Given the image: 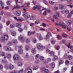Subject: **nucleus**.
<instances>
[{
  "instance_id": "obj_48",
  "label": "nucleus",
  "mask_w": 73,
  "mask_h": 73,
  "mask_svg": "<svg viewBox=\"0 0 73 73\" xmlns=\"http://www.w3.org/2000/svg\"><path fill=\"white\" fill-rule=\"evenodd\" d=\"M37 6L36 5L33 7V10H35L36 9H37Z\"/></svg>"
},
{
  "instance_id": "obj_33",
  "label": "nucleus",
  "mask_w": 73,
  "mask_h": 73,
  "mask_svg": "<svg viewBox=\"0 0 73 73\" xmlns=\"http://www.w3.org/2000/svg\"><path fill=\"white\" fill-rule=\"evenodd\" d=\"M30 19L31 20H35L36 17L34 16H32L30 17Z\"/></svg>"
},
{
  "instance_id": "obj_12",
  "label": "nucleus",
  "mask_w": 73,
  "mask_h": 73,
  "mask_svg": "<svg viewBox=\"0 0 73 73\" xmlns=\"http://www.w3.org/2000/svg\"><path fill=\"white\" fill-rule=\"evenodd\" d=\"M5 40L4 36L1 37L0 38V41H1V42H4L5 41Z\"/></svg>"
},
{
  "instance_id": "obj_40",
  "label": "nucleus",
  "mask_w": 73,
  "mask_h": 73,
  "mask_svg": "<svg viewBox=\"0 0 73 73\" xmlns=\"http://www.w3.org/2000/svg\"><path fill=\"white\" fill-rule=\"evenodd\" d=\"M14 26L15 25L14 24H12L10 25V27L11 28H13V27H14Z\"/></svg>"
},
{
  "instance_id": "obj_29",
  "label": "nucleus",
  "mask_w": 73,
  "mask_h": 73,
  "mask_svg": "<svg viewBox=\"0 0 73 73\" xmlns=\"http://www.w3.org/2000/svg\"><path fill=\"white\" fill-rule=\"evenodd\" d=\"M19 52L20 54H22L23 53V50L22 49H20L19 51Z\"/></svg>"
},
{
  "instance_id": "obj_23",
  "label": "nucleus",
  "mask_w": 73,
  "mask_h": 73,
  "mask_svg": "<svg viewBox=\"0 0 73 73\" xmlns=\"http://www.w3.org/2000/svg\"><path fill=\"white\" fill-rule=\"evenodd\" d=\"M35 33V31H34V32H33L32 33L31 32H28V35L29 36H30V35H31L32 34H34Z\"/></svg>"
},
{
  "instance_id": "obj_11",
  "label": "nucleus",
  "mask_w": 73,
  "mask_h": 73,
  "mask_svg": "<svg viewBox=\"0 0 73 73\" xmlns=\"http://www.w3.org/2000/svg\"><path fill=\"white\" fill-rule=\"evenodd\" d=\"M20 6L18 5L17 3H16V7H15L13 9V10L14 9H17V8H21Z\"/></svg>"
},
{
  "instance_id": "obj_55",
  "label": "nucleus",
  "mask_w": 73,
  "mask_h": 73,
  "mask_svg": "<svg viewBox=\"0 0 73 73\" xmlns=\"http://www.w3.org/2000/svg\"><path fill=\"white\" fill-rule=\"evenodd\" d=\"M40 60L41 61L44 60V58L43 56H41L40 57Z\"/></svg>"
},
{
  "instance_id": "obj_13",
  "label": "nucleus",
  "mask_w": 73,
  "mask_h": 73,
  "mask_svg": "<svg viewBox=\"0 0 73 73\" xmlns=\"http://www.w3.org/2000/svg\"><path fill=\"white\" fill-rule=\"evenodd\" d=\"M8 35L7 34L3 36L5 40H8Z\"/></svg>"
},
{
  "instance_id": "obj_39",
  "label": "nucleus",
  "mask_w": 73,
  "mask_h": 73,
  "mask_svg": "<svg viewBox=\"0 0 73 73\" xmlns=\"http://www.w3.org/2000/svg\"><path fill=\"white\" fill-rule=\"evenodd\" d=\"M45 9L47 12L49 13L50 12V10L49 9L45 8Z\"/></svg>"
},
{
  "instance_id": "obj_5",
  "label": "nucleus",
  "mask_w": 73,
  "mask_h": 73,
  "mask_svg": "<svg viewBox=\"0 0 73 73\" xmlns=\"http://www.w3.org/2000/svg\"><path fill=\"white\" fill-rule=\"evenodd\" d=\"M46 52H49V54L50 56H52L53 55H54V52L53 51H50L48 49L47 50H46Z\"/></svg>"
},
{
  "instance_id": "obj_42",
  "label": "nucleus",
  "mask_w": 73,
  "mask_h": 73,
  "mask_svg": "<svg viewBox=\"0 0 73 73\" xmlns=\"http://www.w3.org/2000/svg\"><path fill=\"white\" fill-rule=\"evenodd\" d=\"M58 9V7L56 6L54 7V11H57Z\"/></svg>"
},
{
  "instance_id": "obj_34",
  "label": "nucleus",
  "mask_w": 73,
  "mask_h": 73,
  "mask_svg": "<svg viewBox=\"0 0 73 73\" xmlns=\"http://www.w3.org/2000/svg\"><path fill=\"white\" fill-rule=\"evenodd\" d=\"M68 58L69 60H72L73 59V57L72 56L70 55H69L68 56Z\"/></svg>"
},
{
  "instance_id": "obj_20",
  "label": "nucleus",
  "mask_w": 73,
  "mask_h": 73,
  "mask_svg": "<svg viewBox=\"0 0 73 73\" xmlns=\"http://www.w3.org/2000/svg\"><path fill=\"white\" fill-rule=\"evenodd\" d=\"M16 27L17 28H19L21 27V25L19 23H17L16 24Z\"/></svg>"
},
{
  "instance_id": "obj_41",
  "label": "nucleus",
  "mask_w": 73,
  "mask_h": 73,
  "mask_svg": "<svg viewBox=\"0 0 73 73\" xmlns=\"http://www.w3.org/2000/svg\"><path fill=\"white\" fill-rule=\"evenodd\" d=\"M49 3L51 4V5H53L55 3L54 2H53L52 1H50L49 2Z\"/></svg>"
},
{
  "instance_id": "obj_63",
  "label": "nucleus",
  "mask_w": 73,
  "mask_h": 73,
  "mask_svg": "<svg viewBox=\"0 0 73 73\" xmlns=\"http://www.w3.org/2000/svg\"><path fill=\"white\" fill-rule=\"evenodd\" d=\"M7 5H10L11 4V2L9 1H7Z\"/></svg>"
},
{
  "instance_id": "obj_46",
  "label": "nucleus",
  "mask_w": 73,
  "mask_h": 73,
  "mask_svg": "<svg viewBox=\"0 0 73 73\" xmlns=\"http://www.w3.org/2000/svg\"><path fill=\"white\" fill-rule=\"evenodd\" d=\"M63 63H64V61L63 60H60L59 62V65H61V64H62Z\"/></svg>"
},
{
  "instance_id": "obj_58",
  "label": "nucleus",
  "mask_w": 73,
  "mask_h": 73,
  "mask_svg": "<svg viewBox=\"0 0 73 73\" xmlns=\"http://www.w3.org/2000/svg\"><path fill=\"white\" fill-rule=\"evenodd\" d=\"M47 61H48V62H50V61H51V59H50V58H48L47 60Z\"/></svg>"
},
{
  "instance_id": "obj_56",
  "label": "nucleus",
  "mask_w": 73,
  "mask_h": 73,
  "mask_svg": "<svg viewBox=\"0 0 73 73\" xmlns=\"http://www.w3.org/2000/svg\"><path fill=\"white\" fill-rule=\"evenodd\" d=\"M54 60H57V58H58V57H57V56L55 55L54 56Z\"/></svg>"
},
{
  "instance_id": "obj_10",
  "label": "nucleus",
  "mask_w": 73,
  "mask_h": 73,
  "mask_svg": "<svg viewBox=\"0 0 73 73\" xmlns=\"http://www.w3.org/2000/svg\"><path fill=\"white\" fill-rule=\"evenodd\" d=\"M37 9L40 11H42V8L40 6H37Z\"/></svg>"
},
{
  "instance_id": "obj_37",
  "label": "nucleus",
  "mask_w": 73,
  "mask_h": 73,
  "mask_svg": "<svg viewBox=\"0 0 73 73\" xmlns=\"http://www.w3.org/2000/svg\"><path fill=\"white\" fill-rule=\"evenodd\" d=\"M62 36L64 37H67V35L65 33H63L62 34Z\"/></svg>"
},
{
  "instance_id": "obj_18",
  "label": "nucleus",
  "mask_w": 73,
  "mask_h": 73,
  "mask_svg": "<svg viewBox=\"0 0 73 73\" xmlns=\"http://www.w3.org/2000/svg\"><path fill=\"white\" fill-rule=\"evenodd\" d=\"M71 23H72V22L71 21L69 20L68 21L67 23V25H68V26H70L71 25Z\"/></svg>"
},
{
  "instance_id": "obj_52",
  "label": "nucleus",
  "mask_w": 73,
  "mask_h": 73,
  "mask_svg": "<svg viewBox=\"0 0 73 73\" xmlns=\"http://www.w3.org/2000/svg\"><path fill=\"white\" fill-rule=\"evenodd\" d=\"M26 41L27 43H29L30 41V40H29V39H27L26 40Z\"/></svg>"
},
{
  "instance_id": "obj_22",
  "label": "nucleus",
  "mask_w": 73,
  "mask_h": 73,
  "mask_svg": "<svg viewBox=\"0 0 73 73\" xmlns=\"http://www.w3.org/2000/svg\"><path fill=\"white\" fill-rule=\"evenodd\" d=\"M7 45L9 46H11V45H12V43L11 42L9 41L7 43Z\"/></svg>"
},
{
  "instance_id": "obj_51",
  "label": "nucleus",
  "mask_w": 73,
  "mask_h": 73,
  "mask_svg": "<svg viewBox=\"0 0 73 73\" xmlns=\"http://www.w3.org/2000/svg\"><path fill=\"white\" fill-rule=\"evenodd\" d=\"M71 14H70L68 15H67V17L68 18H70V17H71Z\"/></svg>"
},
{
  "instance_id": "obj_45",
  "label": "nucleus",
  "mask_w": 73,
  "mask_h": 73,
  "mask_svg": "<svg viewBox=\"0 0 73 73\" xmlns=\"http://www.w3.org/2000/svg\"><path fill=\"white\" fill-rule=\"evenodd\" d=\"M53 17L54 19H56V20H57V19H58V17H57V16H56L55 15H53Z\"/></svg>"
},
{
  "instance_id": "obj_43",
  "label": "nucleus",
  "mask_w": 73,
  "mask_h": 73,
  "mask_svg": "<svg viewBox=\"0 0 73 73\" xmlns=\"http://www.w3.org/2000/svg\"><path fill=\"white\" fill-rule=\"evenodd\" d=\"M42 40H43V38L40 35V36L39 37V40L40 41Z\"/></svg>"
},
{
  "instance_id": "obj_30",
  "label": "nucleus",
  "mask_w": 73,
  "mask_h": 73,
  "mask_svg": "<svg viewBox=\"0 0 73 73\" xmlns=\"http://www.w3.org/2000/svg\"><path fill=\"white\" fill-rule=\"evenodd\" d=\"M38 69V67L36 66H34L33 67V70H36Z\"/></svg>"
},
{
  "instance_id": "obj_31",
  "label": "nucleus",
  "mask_w": 73,
  "mask_h": 73,
  "mask_svg": "<svg viewBox=\"0 0 73 73\" xmlns=\"http://www.w3.org/2000/svg\"><path fill=\"white\" fill-rule=\"evenodd\" d=\"M40 23V21L39 20H37L35 21V24H39V23Z\"/></svg>"
},
{
  "instance_id": "obj_24",
  "label": "nucleus",
  "mask_w": 73,
  "mask_h": 73,
  "mask_svg": "<svg viewBox=\"0 0 73 73\" xmlns=\"http://www.w3.org/2000/svg\"><path fill=\"white\" fill-rule=\"evenodd\" d=\"M59 8L60 9H62L64 8V6L60 4L59 6Z\"/></svg>"
},
{
  "instance_id": "obj_62",
  "label": "nucleus",
  "mask_w": 73,
  "mask_h": 73,
  "mask_svg": "<svg viewBox=\"0 0 73 73\" xmlns=\"http://www.w3.org/2000/svg\"><path fill=\"white\" fill-rule=\"evenodd\" d=\"M68 7H70V8H72L73 7V5H68Z\"/></svg>"
},
{
  "instance_id": "obj_53",
  "label": "nucleus",
  "mask_w": 73,
  "mask_h": 73,
  "mask_svg": "<svg viewBox=\"0 0 73 73\" xmlns=\"http://www.w3.org/2000/svg\"><path fill=\"white\" fill-rule=\"evenodd\" d=\"M40 62V61L38 60H36L35 61V64H38Z\"/></svg>"
},
{
  "instance_id": "obj_14",
  "label": "nucleus",
  "mask_w": 73,
  "mask_h": 73,
  "mask_svg": "<svg viewBox=\"0 0 73 73\" xmlns=\"http://www.w3.org/2000/svg\"><path fill=\"white\" fill-rule=\"evenodd\" d=\"M7 57L9 59L11 58V54L9 53H8L7 55Z\"/></svg>"
},
{
  "instance_id": "obj_17",
  "label": "nucleus",
  "mask_w": 73,
  "mask_h": 73,
  "mask_svg": "<svg viewBox=\"0 0 73 73\" xmlns=\"http://www.w3.org/2000/svg\"><path fill=\"white\" fill-rule=\"evenodd\" d=\"M12 42L14 44H16V43H17V40L16 39H13L12 40Z\"/></svg>"
},
{
  "instance_id": "obj_59",
  "label": "nucleus",
  "mask_w": 73,
  "mask_h": 73,
  "mask_svg": "<svg viewBox=\"0 0 73 73\" xmlns=\"http://www.w3.org/2000/svg\"><path fill=\"white\" fill-rule=\"evenodd\" d=\"M23 69H22V70H21L19 71L18 72V73H23Z\"/></svg>"
},
{
  "instance_id": "obj_3",
  "label": "nucleus",
  "mask_w": 73,
  "mask_h": 73,
  "mask_svg": "<svg viewBox=\"0 0 73 73\" xmlns=\"http://www.w3.org/2000/svg\"><path fill=\"white\" fill-rule=\"evenodd\" d=\"M25 73H32V69L31 68H27L25 70Z\"/></svg>"
},
{
  "instance_id": "obj_47",
  "label": "nucleus",
  "mask_w": 73,
  "mask_h": 73,
  "mask_svg": "<svg viewBox=\"0 0 73 73\" xmlns=\"http://www.w3.org/2000/svg\"><path fill=\"white\" fill-rule=\"evenodd\" d=\"M3 69V66L1 64H0V69L2 70Z\"/></svg>"
},
{
  "instance_id": "obj_32",
  "label": "nucleus",
  "mask_w": 73,
  "mask_h": 73,
  "mask_svg": "<svg viewBox=\"0 0 73 73\" xmlns=\"http://www.w3.org/2000/svg\"><path fill=\"white\" fill-rule=\"evenodd\" d=\"M11 35L13 36H16V33L15 32H13L11 33Z\"/></svg>"
},
{
  "instance_id": "obj_64",
  "label": "nucleus",
  "mask_w": 73,
  "mask_h": 73,
  "mask_svg": "<svg viewBox=\"0 0 73 73\" xmlns=\"http://www.w3.org/2000/svg\"><path fill=\"white\" fill-rule=\"evenodd\" d=\"M70 73H73V66L71 67V71Z\"/></svg>"
},
{
  "instance_id": "obj_36",
  "label": "nucleus",
  "mask_w": 73,
  "mask_h": 73,
  "mask_svg": "<svg viewBox=\"0 0 73 73\" xmlns=\"http://www.w3.org/2000/svg\"><path fill=\"white\" fill-rule=\"evenodd\" d=\"M29 56V54H28V53H27L26 54V56H25V58H28Z\"/></svg>"
},
{
  "instance_id": "obj_19",
  "label": "nucleus",
  "mask_w": 73,
  "mask_h": 73,
  "mask_svg": "<svg viewBox=\"0 0 73 73\" xmlns=\"http://www.w3.org/2000/svg\"><path fill=\"white\" fill-rule=\"evenodd\" d=\"M14 18L15 20H16L17 21H22V19H17L16 17H14Z\"/></svg>"
},
{
  "instance_id": "obj_28",
  "label": "nucleus",
  "mask_w": 73,
  "mask_h": 73,
  "mask_svg": "<svg viewBox=\"0 0 73 73\" xmlns=\"http://www.w3.org/2000/svg\"><path fill=\"white\" fill-rule=\"evenodd\" d=\"M25 49L26 50H28L29 49V46L28 45L26 46H25Z\"/></svg>"
},
{
  "instance_id": "obj_21",
  "label": "nucleus",
  "mask_w": 73,
  "mask_h": 73,
  "mask_svg": "<svg viewBox=\"0 0 73 73\" xmlns=\"http://www.w3.org/2000/svg\"><path fill=\"white\" fill-rule=\"evenodd\" d=\"M56 16H57V17H60L61 16V15H60V14L59 13V12H57L56 13Z\"/></svg>"
},
{
  "instance_id": "obj_1",
  "label": "nucleus",
  "mask_w": 73,
  "mask_h": 73,
  "mask_svg": "<svg viewBox=\"0 0 73 73\" xmlns=\"http://www.w3.org/2000/svg\"><path fill=\"white\" fill-rule=\"evenodd\" d=\"M4 5V3L1 1V0H0V7H2V8H3L4 9H8V7H2Z\"/></svg>"
},
{
  "instance_id": "obj_60",
  "label": "nucleus",
  "mask_w": 73,
  "mask_h": 73,
  "mask_svg": "<svg viewBox=\"0 0 73 73\" xmlns=\"http://www.w3.org/2000/svg\"><path fill=\"white\" fill-rule=\"evenodd\" d=\"M2 62L3 63H6L7 62V60H2Z\"/></svg>"
},
{
  "instance_id": "obj_4",
  "label": "nucleus",
  "mask_w": 73,
  "mask_h": 73,
  "mask_svg": "<svg viewBox=\"0 0 73 73\" xmlns=\"http://www.w3.org/2000/svg\"><path fill=\"white\" fill-rule=\"evenodd\" d=\"M60 25L64 29L66 28V25L64 23L60 22Z\"/></svg>"
},
{
  "instance_id": "obj_54",
  "label": "nucleus",
  "mask_w": 73,
  "mask_h": 73,
  "mask_svg": "<svg viewBox=\"0 0 73 73\" xmlns=\"http://www.w3.org/2000/svg\"><path fill=\"white\" fill-rule=\"evenodd\" d=\"M23 29L20 27L19 28V32H22L23 31Z\"/></svg>"
},
{
  "instance_id": "obj_35",
  "label": "nucleus",
  "mask_w": 73,
  "mask_h": 73,
  "mask_svg": "<svg viewBox=\"0 0 73 73\" xmlns=\"http://www.w3.org/2000/svg\"><path fill=\"white\" fill-rule=\"evenodd\" d=\"M25 17L26 19H28L30 17V15H26L25 16Z\"/></svg>"
},
{
  "instance_id": "obj_49",
  "label": "nucleus",
  "mask_w": 73,
  "mask_h": 73,
  "mask_svg": "<svg viewBox=\"0 0 73 73\" xmlns=\"http://www.w3.org/2000/svg\"><path fill=\"white\" fill-rule=\"evenodd\" d=\"M5 68L6 69H8V68H9V66L8 64H6L5 65Z\"/></svg>"
},
{
  "instance_id": "obj_2",
  "label": "nucleus",
  "mask_w": 73,
  "mask_h": 73,
  "mask_svg": "<svg viewBox=\"0 0 73 73\" xmlns=\"http://www.w3.org/2000/svg\"><path fill=\"white\" fill-rule=\"evenodd\" d=\"M13 57V60L15 61H17L19 59V56L17 54H15L14 55Z\"/></svg>"
},
{
  "instance_id": "obj_50",
  "label": "nucleus",
  "mask_w": 73,
  "mask_h": 73,
  "mask_svg": "<svg viewBox=\"0 0 73 73\" xmlns=\"http://www.w3.org/2000/svg\"><path fill=\"white\" fill-rule=\"evenodd\" d=\"M18 66H21L23 65V63L21 62H19L18 63Z\"/></svg>"
},
{
  "instance_id": "obj_6",
  "label": "nucleus",
  "mask_w": 73,
  "mask_h": 73,
  "mask_svg": "<svg viewBox=\"0 0 73 73\" xmlns=\"http://www.w3.org/2000/svg\"><path fill=\"white\" fill-rule=\"evenodd\" d=\"M67 46L68 48H70L71 52H73V47L71 44H69L67 45Z\"/></svg>"
},
{
  "instance_id": "obj_57",
  "label": "nucleus",
  "mask_w": 73,
  "mask_h": 73,
  "mask_svg": "<svg viewBox=\"0 0 73 73\" xmlns=\"http://www.w3.org/2000/svg\"><path fill=\"white\" fill-rule=\"evenodd\" d=\"M65 12L66 14H68V13H69V11H68V10H66L65 11Z\"/></svg>"
},
{
  "instance_id": "obj_16",
  "label": "nucleus",
  "mask_w": 73,
  "mask_h": 73,
  "mask_svg": "<svg viewBox=\"0 0 73 73\" xmlns=\"http://www.w3.org/2000/svg\"><path fill=\"white\" fill-rule=\"evenodd\" d=\"M9 68L10 69L12 70L13 69V68H14V66L12 64H11L9 66Z\"/></svg>"
},
{
  "instance_id": "obj_25",
  "label": "nucleus",
  "mask_w": 73,
  "mask_h": 73,
  "mask_svg": "<svg viewBox=\"0 0 73 73\" xmlns=\"http://www.w3.org/2000/svg\"><path fill=\"white\" fill-rule=\"evenodd\" d=\"M50 66L52 68H54V66H55V64H54V63H52L50 64Z\"/></svg>"
},
{
  "instance_id": "obj_44",
  "label": "nucleus",
  "mask_w": 73,
  "mask_h": 73,
  "mask_svg": "<svg viewBox=\"0 0 73 73\" xmlns=\"http://www.w3.org/2000/svg\"><path fill=\"white\" fill-rule=\"evenodd\" d=\"M44 72L45 73H48L49 70L48 69H45L44 70Z\"/></svg>"
},
{
  "instance_id": "obj_8",
  "label": "nucleus",
  "mask_w": 73,
  "mask_h": 73,
  "mask_svg": "<svg viewBox=\"0 0 73 73\" xmlns=\"http://www.w3.org/2000/svg\"><path fill=\"white\" fill-rule=\"evenodd\" d=\"M16 15L17 16H20L21 15V11L20 10H17L16 11Z\"/></svg>"
},
{
  "instance_id": "obj_26",
  "label": "nucleus",
  "mask_w": 73,
  "mask_h": 73,
  "mask_svg": "<svg viewBox=\"0 0 73 73\" xmlns=\"http://www.w3.org/2000/svg\"><path fill=\"white\" fill-rule=\"evenodd\" d=\"M46 40L47 41H49V35H48V34H47L46 35Z\"/></svg>"
},
{
  "instance_id": "obj_61",
  "label": "nucleus",
  "mask_w": 73,
  "mask_h": 73,
  "mask_svg": "<svg viewBox=\"0 0 73 73\" xmlns=\"http://www.w3.org/2000/svg\"><path fill=\"white\" fill-rule=\"evenodd\" d=\"M27 13H23V16H24L25 17V16L27 15Z\"/></svg>"
},
{
  "instance_id": "obj_38",
  "label": "nucleus",
  "mask_w": 73,
  "mask_h": 73,
  "mask_svg": "<svg viewBox=\"0 0 73 73\" xmlns=\"http://www.w3.org/2000/svg\"><path fill=\"white\" fill-rule=\"evenodd\" d=\"M36 52V49L35 48H32L31 49V52L32 53H35Z\"/></svg>"
},
{
  "instance_id": "obj_9",
  "label": "nucleus",
  "mask_w": 73,
  "mask_h": 73,
  "mask_svg": "<svg viewBox=\"0 0 73 73\" xmlns=\"http://www.w3.org/2000/svg\"><path fill=\"white\" fill-rule=\"evenodd\" d=\"M5 50L7 52H10L12 50V48L8 46L6 48Z\"/></svg>"
},
{
  "instance_id": "obj_27",
  "label": "nucleus",
  "mask_w": 73,
  "mask_h": 73,
  "mask_svg": "<svg viewBox=\"0 0 73 73\" xmlns=\"http://www.w3.org/2000/svg\"><path fill=\"white\" fill-rule=\"evenodd\" d=\"M1 55L2 56H4L5 55V52H2L1 53Z\"/></svg>"
},
{
  "instance_id": "obj_7",
  "label": "nucleus",
  "mask_w": 73,
  "mask_h": 73,
  "mask_svg": "<svg viewBox=\"0 0 73 73\" xmlns=\"http://www.w3.org/2000/svg\"><path fill=\"white\" fill-rule=\"evenodd\" d=\"M37 47L38 49H45V47H44V46H41L39 44L37 45Z\"/></svg>"
},
{
  "instance_id": "obj_15",
  "label": "nucleus",
  "mask_w": 73,
  "mask_h": 73,
  "mask_svg": "<svg viewBox=\"0 0 73 73\" xmlns=\"http://www.w3.org/2000/svg\"><path fill=\"white\" fill-rule=\"evenodd\" d=\"M20 40L21 41H24L25 40L24 38L22 36H21L20 37Z\"/></svg>"
}]
</instances>
